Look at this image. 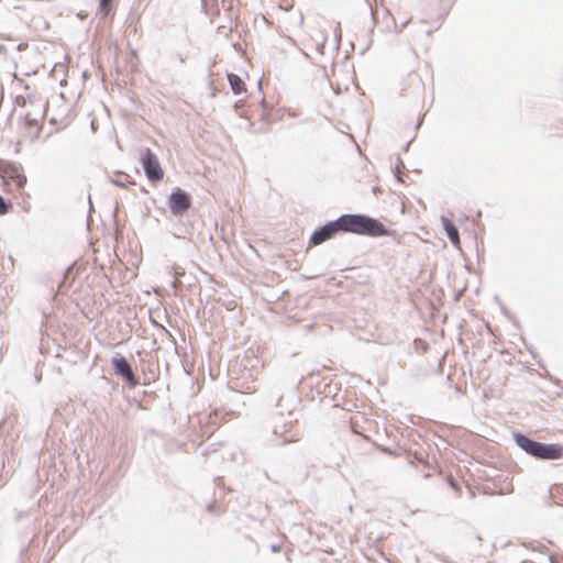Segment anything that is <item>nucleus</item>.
<instances>
[{
	"mask_svg": "<svg viewBox=\"0 0 563 563\" xmlns=\"http://www.w3.org/2000/svg\"><path fill=\"white\" fill-rule=\"evenodd\" d=\"M114 374L120 377L130 388H135L140 384L139 377L135 375L131 363L121 355L115 353L111 358Z\"/></svg>",
	"mask_w": 563,
	"mask_h": 563,
	"instance_id": "nucleus-3",
	"label": "nucleus"
},
{
	"mask_svg": "<svg viewBox=\"0 0 563 563\" xmlns=\"http://www.w3.org/2000/svg\"><path fill=\"white\" fill-rule=\"evenodd\" d=\"M341 232L379 238L388 234V230L375 218L364 213H344L338 217Z\"/></svg>",
	"mask_w": 563,
	"mask_h": 563,
	"instance_id": "nucleus-1",
	"label": "nucleus"
},
{
	"mask_svg": "<svg viewBox=\"0 0 563 563\" xmlns=\"http://www.w3.org/2000/svg\"><path fill=\"white\" fill-rule=\"evenodd\" d=\"M191 206L190 195L179 187L173 189L168 197V207L174 216H183Z\"/></svg>",
	"mask_w": 563,
	"mask_h": 563,
	"instance_id": "nucleus-5",
	"label": "nucleus"
},
{
	"mask_svg": "<svg viewBox=\"0 0 563 563\" xmlns=\"http://www.w3.org/2000/svg\"><path fill=\"white\" fill-rule=\"evenodd\" d=\"M201 1V10L206 15H214L219 13L218 2L217 0H200Z\"/></svg>",
	"mask_w": 563,
	"mask_h": 563,
	"instance_id": "nucleus-12",
	"label": "nucleus"
},
{
	"mask_svg": "<svg viewBox=\"0 0 563 563\" xmlns=\"http://www.w3.org/2000/svg\"><path fill=\"white\" fill-rule=\"evenodd\" d=\"M404 453H405V459L407 461V464L410 465L411 467L416 468L417 463L422 462V459L417 450L412 451L411 449H408V450H404Z\"/></svg>",
	"mask_w": 563,
	"mask_h": 563,
	"instance_id": "nucleus-13",
	"label": "nucleus"
},
{
	"mask_svg": "<svg viewBox=\"0 0 563 563\" xmlns=\"http://www.w3.org/2000/svg\"><path fill=\"white\" fill-rule=\"evenodd\" d=\"M401 168H405V164L404 162L400 159V157L397 158V163L395 165V176L396 178L401 181V183H406L407 179H409V176L408 175H405L402 172H401Z\"/></svg>",
	"mask_w": 563,
	"mask_h": 563,
	"instance_id": "nucleus-14",
	"label": "nucleus"
},
{
	"mask_svg": "<svg viewBox=\"0 0 563 563\" xmlns=\"http://www.w3.org/2000/svg\"><path fill=\"white\" fill-rule=\"evenodd\" d=\"M141 162L145 176L150 181L155 183L163 178L164 172L156 155L150 148H145L141 156Z\"/></svg>",
	"mask_w": 563,
	"mask_h": 563,
	"instance_id": "nucleus-4",
	"label": "nucleus"
},
{
	"mask_svg": "<svg viewBox=\"0 0 563 563\" xmlns=\"http://www.w3.org/2000/svg\"><path fill=\"white\" fill-rule=\"evenodd\" d=\"M413 342H415V344H416V347L418 349V343L420 342V340H419V339H415V341H413Z\"/></svg>",
	"mask_w": 563,
	"mask_h": 563,
	"instance_id": "nucleus-28",
	"label": "nucleus"
},
{
	"mask_svg": "<svg viewBox=\"0 0 563 563\" xmlns=\"http://www.w3.org/2000/svg\"><path fill=\"white\" fill-rule=\"evenodd\" d=\"M517 444L527 453L536 455L537 450L540 448L541 442L533 441L526 435L519 434L516 437Z\"/></svg>",
	"mask_w": 563,
	"mask_h": 563,
	"instance_id": "nucleus-9",
	"label": "nucleus"
},
{
	"mask_svg": "<svg viewBox=\"0 0 563 563\" xmlns=\"http://www.w3.org/2000/svg\"><path fill=\"white\" fill-rule=\"evenodd\" d=\"M442 223L452 244L456 247H460L461 241L456 227L446 218L442 219Z\"/></svg>",
	"mask_w": 563,
	"mask_h": 563,
	"instance_id": "nucleus-10",
	"label": "nucleus"
},
{
	"mask_svg": "<svg viewBox=\"0 0 563 563\" xmlns=\"http://www.w3.org/2000/svg\"><path fill=\"white\" fill-rule=\"evenodd\" d=\"M218 32H219L220 34H223L224 36H229V33H231V32H232V27H230V29L227 31V29H225V26H224V25H219V26H218Z\"/></svg>",
	"mask_w": 563,
	"mask_h": 563,
	"instance_id": "nucleus-19",
	"label": "nucleus"
},
{
	"mask_svg": "<svg viewBox=\"0 0 563 563\" xmlns=\"http://www.w3.org/2000/svg\"><path fill=\"white\" fill-rule=\"evenodd\" d=\"M279 417L275 420L271 433L266 437L265 442L268 446H278L287 443L296 442L298 439L294 435L288 437L287 433L291 430L296 419H292V413L288 412V419H283V412L278 413Z\"/></svg>",
	"mask_w": 563,
	"mask_h": 563,
	"instance_id": "nucleus-2",
	"label": "nucleus"
},
{
	"mask_svg": "<svg viewBox=\"0 0 563 563\" xmlns=\"http://www.w3.org/2000/svg\"><path fill=\"white\" fill-rule=\"evenodd\" d=\"M341 232L338 224V218L335 220L328 221L323 225L317 228L309 240L310 245H320L323 242L332 239L336 233Z\"/></svg>",
	"mask_w": 563,
	"mask_h": 563,
	"instance_id": "nucleus-6",
	"label": "nucleus"
},
{
	"mask_svg": "<svg viewBox=\"0 0 563 563\" xmlns=\"http://www.w3.org/2000/svg\"><path fill=\"white\" fill-rule=\"evenodd\" d=\"M207 509H208V511H209V512H211V511L213 510V505H209V506L207 507Z\"/></svg>",
	"mask_w": 563,
	"mask_h": 563,
	"instance_id": "nucleus-27",
	"label": "nucleus"
},
{
	"mask_svg": "<svg viewBox=\"0 0 563 563\" xmlns=\"http://www.w3.org/2000/svg\"><path fill=\"white\" fill-rule=\"evenodd\" d=\"M22 516H23V512H22V511L18 512V514H16V520H20V519L22 518Z\"/></svg>",
	"mask_w": 563,
	"mask_h": 563,
	"instance_id": "nucleus-26",
	"label": "nucleus"
},
{
	"mask_svg": "<svg viewBox=\"0 0 563 563\" xmlns=\"http://www.w3.org/2000/svg\"><path fill=\"white\" fill-rule=\"evenodd\" d=\"M240 386H241V387H244V388H245V389H247L249 391H251L252 389H254V388H253L249 383H246V384H245V383H242Z\"/></svg>",
	"mask_w": 563,
	"mask_h": 563,
	"instance_id": "nucleus-23",
	"label": "nucleus"
},
{
	"mask_svg": "<svg viewBox=\"0 0 563 563\" xmlns=\"http://www.w3.org/2000/svg\"><path fill=\"white\" fill-rule=\"evenodd\" d=\"M25 124L27 126H37L38 121L36 119L30 118L29 114L25 115Z\"/></svg>",
	"mask_w": 563,
	"mask_h": 563,
	"instance_id": "nucleus-18",
	"label": "nucleus"
},
{
	"mask_svg": "<svg viewBox=\"0 0 563 563\" xmlns=\"http://www.w3.org/2000/svg\"><path fill=\"white\" fill-rule=\"evenodd\" d=\"M10 207L11 205L0 195V216L5 214Z\"/></svg>",
	"mask_w": 563,
	"mask_h": 563,
	"instance_id": "nucleus-17",
	"label": "nucleus"
},
{
	"mask_svg": "<svg viewBox=\"0 0 563 563\" xmlns=\"http://www.w3.org/2000/svg\"><path fill=\"white\" fill-rule=\"evenodd\" d=\"M534 456L543 460H558L563 456V449L559 444L540 443Z\"/></svg>",
	"mask_w": 563,
	"mask_h": 563,
	"instance_id": "nucleus-8",
	"label": "nucleus"
},
{
	"mask_svg": "<svg viewBox=\"0 0 563 563\" xmlns=\"http://www.w3.org/2000/svg\"><path fill=\"white\" fill-rule=\"evenodd\" d=\"M5 52V46L3 44H0V53H4Z\"/></svg>",
	"mask_w": 563,
	"mask_h": 563,
	"instance_id": "nucleus-25",
	"label": "nucleus"
},
{
	"mask_svg": "<svg viewBox=\"0 0 563 563\" xmlns=\"http://www.w3.org/2000/svg\"><path fill=\"white\" fill-rule=\"evenodd\" d=\"M334 35H335V38H336V44H339L340 41H341V30L339 27L335 29Z\"/></svg>",
	"mask_w": 563,
	"mask_h": 563,
	"instance_id": "nucleus-22",
	"label": "nucleus"
},
{
	"mask_svg": "<svg viewBox=\"0 0 563 563\" xmlns=\"http://www.w3.org/2000/svg\"><path fill=\"white\" fill-rule=\"evenodd\" d=\"M227 78L234 95H240L246 91L245 84L239 75L229 73Z\"/></svg>",
	"mask_w": 563,
	"mask_h": 563,
	"instance_id": "nucleus-11",
	"label": "nucleus"
},
{
	"mask_svg": "<svg viewBox=\"0 0 563 563\" xmlns=\"http://www.w3.org/2000/svg\"><path fill=\"white\" fill-rule=\"evenodd\" d=\"M111 183L118 187H122V188L126 187V184L124 181H122L121 179H111Z\"/></svg>",
	"mask_w": 563,
	"mask_h": 563,
	"instance_id": "nucleus-21",
	"label": "nucleus"
},
{
	"mask_svg": "<svg viewBox=\"0 0 563 563\" xmlns=\"http://www.w3.org/2000/svg\"><path fill=\"white\" fill-rule=\"evenodd\" d=\"M407 55H408V58H412L415 68L408 69V79H402L400 81L401 90H407L411 86H419V84L422 80L420 74L417 70L418 65H419L417 54L415 52H412L411 49H408Z\"/></svg>",
	"mask_w": 563,
	"mask_h": 563,
	"instance_id": "nucleus-7",
	"label": "nucleus"
},
{
	"mask_svg": "<svg viewBox=\"0 0 563 563\" xmlns=\"http://www.w3.org/2000/svg\"><path fill=\"white\" fill-rule=\"evenodd\" d=\"M422 124V114H419L417 118V124L416 128L418 129Z\"/></svg>",
	"mask_w": 563,
	"mask_h": 563,
	"instance_id": "nucleus-24",
	"label": "nucleus"
},
{
	"mask_svg": "<svg viewBox=\"0 0 563 563\" xmlns=\"http://www.w3.org/2000/svg\"><path fill=\"white\" fill-rule=\"evenodd\" d=\"M111 1L112 0H99V10L107 16L111 11Z\"/></svg>",
	"mask_w": 563,
	"mask_h": 563,
	"instance_id": "nucleus-16",
	"label": "nucleus"
},
{
	"mask_svg": "<svg viewBox=\"0 0 563 563\" xmlns=\"http://www.w3.org/2000/svg\"><path fill=\"white\" fill-rule=\"evenodd\" d=\"M10 177L15 181L19 188H23L26 185V176L19 173L15 168L12 170Z\"/></svg>",
	"mask_w": 563,
	"mask_h": 563,
	"instance_id": "nucleus-15",
	"label": "nucleus"
},
{
	"mask_svg": "<svg viewBox=\"0 0 563 563\" xmlns=\"http://www.w3.org/2000/svg\"><path fill=\"white\" fill-rule=\"evenodd\" d=\"M269 549L273 553H278L282 551V543H273Z\"/></svg>",
	"mask_w": 563,
	"mask_h": 563,
	"instance_id": "nucleus-20",
	"label": "nucleus"
}]
</instances>
